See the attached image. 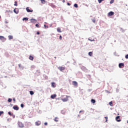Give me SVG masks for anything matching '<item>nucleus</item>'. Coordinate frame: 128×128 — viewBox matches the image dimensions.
Masks as SVG:
<instances>
[{"instance_id":"1","label":"nucleus","mask_w":128,"mask_h":128,"mask_svg":"<svg viewBox=\"0 0 128 128\" xmlns=\"http://www.w3.org/2000/svg\"><path fill=\"white\" fill-rule=\"evenodd\" d=\"M18 124L19 128H24V124H22V122H18Z\"/></svg>"},{"instance_id":"2","label":"nucleus","mask_w":128,"mask_h":128,"mask_svg":"<svg viewBox=\"0 0 128 128\" xmlns=\"http://www.w3.org/2000/svg\"><path fill=\"white\" fill-rule=\"evenodd\" d=\"M68 98H70V96H66V98H61V100H62L64 102H68Z\"/></svg>"},{"instance_id":"3","label":"nucleus","mask_w":128,"mask_h":128,"mask_svg":"<svg viewBox=\"0 0 128 128\" xmlns=\"http://www.w3.org/2000/svg\"><path fill=\"white\" fill-rule=\"evenodd\" d=\"M58 70H59L60 72H62V70H66L65 67H62V66H59L58 68Z\"/></svg>"},{"instance_id":"4","label":"nucleus","mask_w":128,"mask_h":128,"mask_svg":"<svg viewBox=\"0 0 128 128\" xmlns=\"http://www.w3.org/2000/svg\"><path fill=\"white\" fill-rule=\"evenodd\" d=\"M118 66H119L120 68H124V64L120 63L118 64Z\"/></svg>"},{"instance_id":"5","label":"nucleus","mask_w":128,"mask_h":128,"mask_svg":"<svg viewBox=\"0 0 128 128\" xmlns=\"http://www.w3.org/2000/svg\"><path fill=\"white\" fill-rule=\"evenodd\" d=\"M0 40H2V42H6V38L4 36H0Z\"/></svg>"},{"instance_id":"6","label":"nucleus","mask_w":128,"mask_h":128,"mask_svg":"<svg viewBox=\"0 0 128 128\" xmlns=\"http://www.w3.org/2000/svg\"><path fill=\"white\" fill-rule=\"evenodd\" d=\"M114 12L111 11L108 13V16H114Z\"/></svg>"},{"instance_id":"7","label":"nucleus","mask_w":128,"mask_h":128,"mask_svg":"<svg viewBox=\"0 0 128 128\" xmlns=\"http://www.w3.org/2000/svg\"><path fill=\"white\" fill-rule=\"evenodd\" d=\"M26 10L28 12H34L32 10H30V8L28 7H27L26 8Z\"/></svg>"},{"instance_id":"8","label":"nucleus","mask_w":128,"mask_h":128,"mask_svg":"<svg viewBox=\"0 0 128 128\" xmlns=\"http://www.w3.org/2000/svg\"><path fill=\"white\" fill-rule=\"evenodd\" d=\"M13 108L14 110H20V108L18 107V106L16 105V106H13Z\"/></svg>"},{"instance_id":"9","label":"nucleus","mask_w":128,"mask_h":128,"mask_svg":"<svg viewBox=\"0 0 128 128\" xmlns=\"http://www.w3.org/2000/svg\"><path fill=\"white\" fill-rule=\"evenodd\" d=\"M41 122L40 121H37L35 122L36 126H40Z\"/></svg>"},{"instance_id":"10","label":"nucleus","mask_w":128,"mask_h":128,"mask_svg":"<svg viewBox=\"0 0 128 128\" xmlns=\"http://www.w3.org/2000/svg\"><path fill=\"white\" fill-rule=\"evenodd\" d=\"M116 120L117 122H121L122 121V120H120V116H117L116 118Z\"/></svg>"},{"instance_id":"11","label":"nucleus","mask_w":128,"mask_h":128,"mask_svg":"<svg viewBox=\"0 0 128 128\" xmlns=\"http://www.w3.org/2000/svg\"><path fill=\"white\" fill-rule=\"evenodd\" d=\"M50 6H52L53 8H56V6L54 4H50Z\"/></svg>"},{"instance_id":"12","label":"nucleus","mask_w":128,"mask_h":128,"mask_svg":"<svg viewBox=\"0 0 128 128\" xmlns=\"http://www.w3.org/2000/svg\"><path fill=\"white\" fill-rule=\"evenodd\" d=\"M14 12L15 14H18V8H16L14 9Z\"/></svg>"},{"instance_id":"13","label":"nucleus","mask_w":128,"mask_h":128,"mask_svg":"<svg viewBox=\"0 0 128 128\" xmlns=\"http://www.w3.org/2000/svg\"><path fill=\"white\" fill-rule=\"evenodd\" d=\"M72 84L73 86H78V82H76V81H73L72 82Z\"/></svg>"},{"instance_id":"14","label":"nucleus","mask_w":128,"mask_h":128,"mask_svg":"<svg viewBox=\"0 0 128 128\" xmlns=\"http://www.w3.org/2000/svg\"><path fill=\"white\" fill-rule=\"evenodd\" d=\"M50 98L52 99L54 98H56V94H52L51 96H50Z\"/></svg>"},{"instance_id":"15","label":"nucleus","mask_w":128,"mask_h":128,"mask_svg":"<svg viewBox=\"0 0 128 128\" xmlns=\"http://www.w3.org/2000/svg\"><path fill=\"white\" fill-rule=\"evenodd\" d=\"M31 22H32V24L34 23V22H36V20L35 19L32 18L31 19Z\"/></svg>"},{"instance_id":"16","label":"nucleus","mask_w":128,"mask_h":128,"mask_svg":"<svg viewBox=\"0 0 128 128\" xmlns=\"http://www.w3.org/2000/svg\"><path fill=\"white\" fill-rule=\"evenodd\" d=\"M8 40H12V38H14V36H12L10 35L8 36Z\"/></svg>"},{"instance_id":"17","label":"nucleus","mask_w":128,"mask_h":128,"mask_svg":"<svg viewBox=\"0 0 128 128\" xmlns=\"http://www.w3.org/2000/svg\"><path fill=\"white\" fill-rule=\"evenodd\" d=\"M52 88H56V83L52 82Z\"/></svg>"},{"instance_id":"18","label":"nucleus","mask_w":128,"mask_h":128,"mask_svg":"<svg viewBox=\"0 0 128 128\" xmlns=\"http://www.w3.org/2000/svg\"><path fill=\"white\" fill-rule=\"evenodd\" d=\"M57 32H62V30H60V28H57Z\"/></svg>"},{"instance_id":"19","label":"nucleus","mask_w":128,"mask_h":128,"mask_svg":"<svg viewBox=\"0 0 128 128\" xmlns=\"http://www.w3.org/2000/svg\"><path fill=\"white\" fill-rule=\"evenodd\" d=\"M29 60H34V56H30L29 57Z\"/></svg>"},{"instance_id":"20","label":"nucleus","mask_w":128,"mask_h":128,"mask_svg":"<svg viewBox=\"0 0 128 128\" xmlns=\"http://www.w3.org/2000/svg\"><path fill=\"white\" fill-rule=\"evenodd\" d=\"M8 114H10V116H14V114H12V112H8Z\"/></svg>"},{"instance_id":"21","label":"nucleus","mask_w":128,"mask_h":128,"mask_svg":"<svg viewBox=\"0 0 128 128\" xmlns=\"http://www.w3.org/2000/svg\"><path fill=\"white\" fill-rule=\"evenodd\" d=\"M88 56H92V52H89Z\"/></svg>"},{"instance_id":"22","label":"nucleus","mask_w":128,"mask_h":128,"mask_svg":"<svg viewBox=\"0 0 128 128\" xmlns=\"http://www.w3.org/2000/svg\"><path fill=\"white\" fill-rule=\"evenodd\" d=\"M41 2L44 4H46V0H41Z\"/></svg>"},{"instance_id":"23","label":"nucleus","mask_w":128,"mask_h":128,"mask_svg":"<svg viewBox=\"0 0 128 128\" xmlns=\"http://www.w3.org/2000/svg\"><path fill=\"white\" fill-rule=\"evenodd\" d=\"M91 102H92V104H95L96 102V100H94V99H92L91 100Z\"/></svg>"},{"instance_id":"24","label":"nucleus","mask_w":128,"mask_h":128,"mask_svg":"<svg viewBox=\"0 0 128 128\" xmlns=\"http://www.w3.org/2000/svg\"><path fill=\"white\" fill-rule=\"evenodd\" d=\"M54 122H58V118H55L54 119Z\"/></svg>"},{"instance_id":"25","label":"nucleus","mask_w":128,"mask_h":128,"mask_svg":"<svg viewBox=\"0 0 128 128\" xmlns=\"http://www.w3.org/2000/svg\"><path fill=\"white\" fill-rule=\"evenodd\" d=\"M22 20H28V18H23Z\"/></svg>"},{"instance_id":"26","label":"nucleus","mask_w":128,"mask_h":128,"mask_svg":"<svg viewBox=\"0 0 128 128\" xmlns=\"http://www.w3.org/2000/svg\"><path fill=\"white\" fill-rule=\"evenodd\" d=\"M14 6H18V2L16 1L14 2Z\"/></svg>"},{"instance_id":"27","label":"nucleus","mask_w":128,"mask_h":128,"mask_svg":"<svg viewBox=\"0 0 128 128\" xmlns=\"http://www.w3.org/2000/svg\"><path fill=\"white\" fill-rule=\"evenodd\" d=\"M109 104L110 106H112V101L110 102H109Z\"/></svg>"},{"instance_id":"28","label":"nucleus","mask_w":128,"mask_h":128,"mask_svg":"<svg viewBox=\"0 0 128 128\" xmlns=\"http://www.w3.org/2000/svg\"><path fill=\"white\" fill-rule=\"evenodd\" d=\"M30 94H31V96H32V94H34V92H33V91H30Z\"/></svg>"},{"instance_id":"29","label":"nucleus","mask_w":128,"mask_h":128,"mask_svg":"<svg viewBox=\"0 0 128 128\" xmlns=\"http://www.w3.org/2000/svg\"><path fill=\"white\" fill-rule=\"evenodd\" d=\"M12 100V99L9 98L8 100V102H11Z\"/></svg>"},{"instance_id":"30","label":"nucleus","mask_w":128,"mask_h":128,"mask_svg":"<svg viewBox=\"0 0 128 128\" xmlns=\"http://www.w3.org/2000/svg\"><path fill=\"white\" fill-rule=\"evenodd\" d=\"M104 0H98L99 4H100L102 2H104Z\"/></svg>"},{"instance_id":"31","label":"nucleus","mask_w":128,"mask_h":128,"mask_svg":"<svg viewBox=\"0 0 128 128\" xmlns=\"http://www.w3.org/2000/svg\"><path fill=\"white\" fill-rule=\"evenodd\" d=\"M114 2V0H111L110 1V4H113V2Z\"/></svg>"},{"instance_id":"32","label":"nucleus","mask_w":128,"mask_h":128,"mask_svg":"<svg viewBox=\"0 0 128 128\" xmlns=\"http://www.w3.org/2000/svg\"><path fill=\"white\" fill-rule=\"evenodd\" d=\"M4 114V112L3 111H0V116H2V114Z\"/></svg>"},{"instance_id":"33","label":"nucleus","mask_w":128,"mask_h":128,"mask_svg":"<svg viewBox=\"0 0 128 128\" xmlns=\"http://www.w3.org/2000/svg\"><path fill=\"white\" fill-rule=\"evenodd\" d=\"M74 8H78V4H74Z\"/></svg>"},{"instance_id":"34","label":"nucleus","mask_w":128,"mask_h":128,"mask_svg":"<svg viewBox=\"0 0 128 128\" xmlns=\"http://www.w3.org/2000/svg\"><path fill=\"white\" fill-rule=\"evenodd\" d=\"M35 26H36V28H39L40 26L38 25V24H37L35 25Z\"/></svg>"},{"instance_id":"35","label":"nucleus","mask_w":128,"mask_h":128,"mask_svg":"<svg viewBox=\"0 0 128 128\" xmlns=\"http://www.w3.org/2000/svg\"><path fill=\"white\" fill-rule=\"evenodd\" d=\"M44 26L45 28H48V26H46V24H44Z\"/></svg>"},{"instance_id":"36","label":"nucleus","mask_w":128,"mask_h":128,"mask_svg":"<svg viewBox=\"0 0 128 128\" xmlns=\"http://www.w3.org/2000/svg\"><path fill=\"white\" fill-rule=\"evenodd\" d=\"M60 40H62V36H60L59 37Z\"/></svg>"},{"instance_id":"37","label":"nucleus","mask_w":128,"mask_h":128,"mask_svg":"<svg viewBox=\"0 0 128 128\" xmlns=\"http://www.w3.org/2000/svg\"><path fill=\"white\" fill-rule=\"evenodd\" d=\"M20 106H21V108H24V104H22L21 105H20Z\"/></svg>"},{"instance_id":"38","label":"nucleus","mask_w":128,"mask_h":128,"mask_svg":"<svg viewBox=\"0 0 128 128\" xmlns=\"http://www.w3.org/2000/svg\"><path fill=\"white\" fill-rule=\"evenodd\" d=\"M125 58H126V59L128 58V54H126V55L125 56Z\"/></svg>"},{"instance_id":"39","label":"nucleus","mask_w":128,"mask_h":128,"mask_svg":"<svg viewBox=\"0 0 128 128\" xmlns=\"http://www.w3.org/2000/svg\"><path fill=\"white\" fill-rule=\"evenodd\" d=\"M89 40H90V42H94V40H92L90 39H88Z\"/></svg>"},{"instance_id":"40","label":"nucleus","mask_w":128,"mask_h":128,"mask_svg":"<svg viewBox=\"0 0 128 128\" xmlns=\"http://www.w3.org/2000/svg\"><path fill=\"white\" fill-rule=\"evenodd\" d=\"M105 118L106 120V122H108V116L105 117Z\"/></svg>"},{"instance_id":"41","label":"nucleus","mask_w":128,"mask_h":128,"mask_svg":"<svg viewBox=\"0 0 128 128\" xmlns=\"http://www.w3.org/2000/svg\"><path fill=\"white\" fill-rule=\"evenodd\" d=\"M44 124L45 126H48V122H45V123H44Z\"/></svg>"},{"instance_id":"42","label":"nucleus","mask_w":128,"mask_h":128,"mask_svg":"<svg viewBox=\"0 0 128 128\" xmlns=\"http://www.w3.org/2000/svg\"><path fill=\"white\" fill-rule=\"evenodd\" d=\"M92 22H96V20H92Z\"/></svg>"},{"instance_id":"43","label":"nucleus","mask_w":128,"mask_h":128,"mask_svg":"<svg viewBox=\"0 0 128 128\" xmlns=\"http://www.w3.org/2000/svg\"><path fill=\"white\" fill-rule=\"evenodd\" d=\"M37 34H40V32H37Z\"/></svg>"},{"instance_id":"44","label":"nucleus","mask_w":128,"mask_h":128,"mask_svg":"<svg viewBox=\"0 0 128 128\" xmlns=\"http://www.w3.org/2000/svg\"><path fill=\"white\" fill-rule=\"evenodd\" d=\"M67 4H68V6H70V4L69 2L67 3Z\"/></svg>"},{"instance_id":"45","label":"nucleus","mask_w":128,"mask_h":128,"mask_svg":"<svg viewBox=\"0 0 128 128\" xmlns=\"http://www.w3.org/2000/svg\"><path fill=\"white\" fill-rule=\"evenodd\" d=\"M13 100H14V102H16V98H14Z\"/></svg>"},{"instance_id":"46","label":"nucleus","mask_w":128,"mask_h":128,"mask_svg":"<svg viewBox=\"0 0 128 128\" xmlns=\"http://www.w3.org/2000/svg\"><path fill=\"white\" fill-rule=\"evenodd\" d=\"M62 2H66V0H62Z\"/></svg>"},{"instance_id":"47","label":"nucleus","mask_w":128,"mask_h":128,"mask_svg":"<svg viewBox=\"0 0 128 128\" xmlns=\"http://www.w3.org/2000/svg\"><path fill=\"white\" fill-rule=\"evenodd\" d=\"M28 124H30V122H28Z\"/></svg>"},{"instance_id":"48","label":"nucleus","mask_w":128,"mask_h":128,"mask_svg":"<svg viewBox=\"0 0 128 128\" xmlns=\"http://www.w3.org/2000/svg\"><path fill=\"white\" fill-rule=\"evenodd\" d=\"M80 112H82V111H80Z\"/></svg>"},{"instance_id":"49","label":"nucleus","mask_w":128,"mask_h":128,"mask_svg":"<svg viewBox=\"0 0 128 128\" xmlns=\"http://www.w3.org/2000/svg\"><path fill=\"white\" fill-rule=\"evenodd\" d=\"M6 24H8V22H6Z\"/></svg>"}]
</instances>
